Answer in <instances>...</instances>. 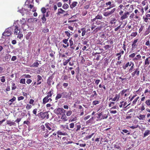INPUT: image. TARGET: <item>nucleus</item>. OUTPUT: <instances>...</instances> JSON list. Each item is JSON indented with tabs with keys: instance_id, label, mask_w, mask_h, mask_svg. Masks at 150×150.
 Masks as SVG:
<instances>
[{
	"instance_id": "f257e3e1",
	"label": "nucleus",
	"mask_w": 150,
	"mask_h": 150,
	"mask_svg": "<svg viewBox=\"0 0 150 150\" xmlns=\"http://www.w3.org/2000/svg\"><path fill=\"white\" fill-rule=\"evenodd\" d=\"M37 116L42 119H44L45 118H46V119H48L49 117L48 112H40L37 114Z\"/></svg>"
},
{
	"instance_id": "f03ea898",
	"label": "nucleus",
	"mask_w": 150,
	"mask_h": 150,
	"mask_svg": "<svg viewBox=\"0 0 150 150\" xmlns=\"http://www.w3.org/2000/svg\"><path fill=\"white\" fill-rule=\"evenodd\" d=\"M66 111L63 108H58L55 109L54 111V113L57 115H61L63 112H65Z\"/></svg>"
},
{
	"instance_id": "7ed1b4c3",
	"label": "nucleus",
	"mask_w": 150,
	"mask_h": 150,
	"mask_svg": "<svg viewBox=\"0 0 150 150\" xmlns=\"http://www.w3.org/2000/svg\"><path fill=\"white\" fill-rule=\"evenodd\" d=\"M12 29V27H10L6 29L5 31L2 34V35L5 36H9L11 35V29Z\"/></svg>"
},
{
	"instance_id": "20e7f679",
	"label": "nucleus",
	"mask_w": 150,
	"mask_h": 150,
	"mask_svg": "<svg viewBox=\"0 0 150 150\" xmlns=\"http://www.w3.org/2000/svg\"><path fill=\"white\" fill-rule=\"evenodd\" d=\"M71 91H69L68 93L63 92L62 93V98H68L69 99H72V97L71 96Z\"/></svg>"
},
{
	"instance_id": "39448f33",
	"label": "nucleus",
	"mask_w": 150,
	"mask_h": 150,
	"mask_svg": "<svg viewBox=\"0 0 150 150\" xmlns=\"http://www.w3.org/2000/svg\"><path fill=\"white\" fill-rule=\"evenodd\" d=\"M115 8H114L111 11L104 12L103 13V15L106 17L108 16L112 15V14L115 12Z\"/></svg>"
},
{
	"instance_id": "423d86ee",
	"label": "nucleus",
	"mask_w": 150,
	"mask_h": 150,
	"mask_svg": "<svg viewBox=\"0 0 150 150\" xmlns=\"http://www.w3.org/2000/svg\"><path fill=\"white\" fill-rule=\"evenodd\" d=\"M54 74V73L51 76H50L48 79H47V83L49 85H51V82L52 81V79L54 78L53 75Z\"/></svg>"
},
{
	"instance_id": "0eeeda50",
	"label": "nucleus",
	"mask_w": 150,
	"mask_h": 150,
	"mask_svg": "<svg viewBox=\"0 0 150 150\" xmlns=\"http://www.w3.org/2000/svg\"><path fill=\"white\" fill-rule=\"evenodd\" d=\"M139 70V69L137 68L131 74L132 77H134L135 75H136L137 76L139 75L140 71Z\"/></svg>"
},
{
	"instance_id": "6e6552de",
	"label": "nucleus",
	"mask_w": 150,
	"mask_h": 150,
	"mask_svg": "<svg viewBox=\"0 0 150 150\" xmlns=\"http://www.w3.org/2000/svg\"><path fill=\"white\" fill-rule=\"evenodd\" d=\"M19 11L21 13L23 16L24 15V13H25V12H26V14L28 13L29 12V11L27 9L24 8H22L21 9H20L19 11Z\"/></svg>"
},
{
	"instance_id": "1a4fd4ad",
	"label": "nucleus",
	"mask_w": 150,
	"mask_h": 150,
	"mask_svg": "<svg viewBox=\"0 0 150 150\" xmlns=\"http://www.w3.org/2000/svg\"><path fill=\"white\" fill-rule=\"evenodd\" d=\"M129 14V13L128 12H125L124 14L121 17V20H123V19L127 18Z\"/></svg>"
},
{
	"instance_id": "9d476101",
	"label": "nucleus",
	"mask_w": 150,
	"mask_h": 150,
	"mask_svg": "<svg viewBox=\"0 0 150 150\" xmlns=\"http://www.w3.org/2000/svg\"><path fill=\"white\" fill-rule=\"evenodd\" d=\"M65 113V112H63L62 114V116L61 117V119L65 121L67 120V117Z\"/></svg>"
},
{
	"instance_id": "9b49d317",
	"label": "nucleus",
	"mask_w": 150,
	"mask_h": 150,
	"mask_svg": "<svg viewBox=\"0 0 150 150\" xmlns=\"http://www.w3.org/2000/svg\"><path fill=\"white\" fill-rule=\"evenodd\" d=\"M53 94V90L52 89H51L49 92L47 93V96H46L49 98L51 97Z\"/></svg>"
},
{
	"instance_id": "f8f14e48",
	"label": "nucleus",
	"mask_w": 150,
	"mask_h": 150,
	"mask_svg": "<svg viewBox=\"0 0 150 150\" xmlns=\"http://www.w3.org/2000/svg\"><path fill=\"white\" fill-rule=\"evenodd\" d=\"M103 18L102 16L101 15L98 14L95 18L93 19V21H95L96 19L101 20Z\"/></svg>"
},
{
	"instance_id": "ddd939ff",
	"label": "nucleus",
	"mask_w": 150,
	"mask_h": 150,
	"mask_svg": "<svg viewBox=\"0 0 150 150\" xmlns=\"http://www.w3.org/2000/svg\"><path fill=\"white\" fill-rule=\"evenodd\" d=\"M131 62H128L125 65L122 66V68L124 69H125L126 68H127L128 66H131L132 64L131 63Z\"/></svg>"
},
{
	"instance_id": "4468645a",
	"label": "nucleus",
	"mask_w": 150,
	"mask_h": 150,
	"mask_svg": "<svg viewBox=\"0 0 150 150\" xmlns=\"http://www.w3.org/2000/svg\"><path fill=\"white\" fill-rule=\"evenodd\" d=\"M45 17H46L45 14H43L41 18V19H42V23L43 24L46 23V18Z\"/></svg>"
},
{
	"instance_id": "2eb2a0df",
	"label": "nucleus",
	"mask_w": 150,
	"mask_h": 150,
	"mask_svg": "<svg viewBox=\"0 0 150 150\" xmlns=\"http://www.w3.org/2000/svg\"><path fill=\"white\" fill-rule=\"evenodd\" d=\"M65 12V11L63 10L62 8H60L58 9V12L57 14L59 16L60 14L63 13Z\"/></svg>"
},
{
	"instance_id": "dca6fc26",
	"label": "nucleus",
	"mask_w": 150,
	"mask_h": 150,
	"mask_svg": "<svg viewBox=\"0 0 150 150\" xmlns=\"http://www.w3.org/2000/svg\"><path fill=\"white\" fill-rule=\"evenodd\" d=\"M11 57V56L10 54H8L5 55L4 58L5 61H8L10 60Z\"/></svg>"
},
{
	"instance_id": "f3484780",
	"label": "nucleus",
	"mask_w": 150,
	"mask_h": 150,
	"mask_svg": "<svg viewBox=\"0 0 150 150\" xmlns=\"http://www.w3.org/2000/svg\"><path fill=\"white\" fill-rule=\"evenodd\" d=\"M138 40V39H136L133 42L132 44V48H135L136 47L137 45L136 44V43L137 42Z\"/></svg>"
},
{
	"instance_id": "a211bd4d",
	"label": "nucleus",
	"mask_w": 150,
	"mask_h": 150,
	"mask_svg": "<svg viewBox=\"0 0 150 150\" xmlns=\"http://www.w3.org/2000/svg\"><path fill=\"white\" fill-rule=\"evenodd\" d=\"M48 102H49V98L46 96L43 99L42 103L45 104Z\"/></svg>"
},
{
	"instance_id": "6ab92c4d",
	"label": "nucleus",
	"mask_w": 150,
	"mask_h": 150,
	"mask_svg": "<svg viewBox=\"0 0 150 150\" xmlns=\"http://www.w3.org/2000/svg\"><path fill=\"white\" fill-rule=\"evenodd\" d=\"M137 117L140 120H144L145 117V115H140L139 116H137Z\"/></svg>"
},
{
	"instance_id": "aec40b11",
	"label": "nucleus",
	"mask_w": 150,
	"mask_h": 150,
	"mask_svg": "<svg viewBox=\"0 0 150 150\" xmlns=\"http://www.w3.org/2000/svg\"><path fill=\"white\" fill-rule=\"evenodd\" d=\"M7 124L9 125L10 126H11L12 125H15L16 123L13 122L11 121L10 120H7L6 121Z\"/></svg>"
},
{
	"instance_id": "412c9836",
	"label": "nucleus",
	"mask_w": 150,
	"mask_h": 150,
	"mask_svg": "<svg viewBox=\"0 0 150 150\" xmlns=\"http://www.w3.org/2000/svg\"><path fill=\"white\" fill-rule=\"evenodd\" d=\"M45 125L46 127L49 130H51L52 129L51 127L52 126V125H51L50 123H46L45 124Z\"/></svg>"
},
{
	"instance_id": "4be33fe9",
	"label": "nucleus",
	"mask_w": 150,
	"mask_h": 150,
	"mask_svg": "<svg viewBox=\"0 0 150 150\" xmlns=\"http://www.w3.org/2000/svg\"><path fill=\"white\" fill-rule=\"evenodd\" d=\"M150 134V130L148 129L146 130L144 134V137H146V136H148Z\"/></svg>"
},
{
	"instance_id": "5701e85b",
	"label": "nucleus",
	"mask_w": 150,
	"mask_h": 150,
	"mask_svg": "<svg viewBox=\"0 0 150 150\" xmlns=\"http://www.w3.org/2000/svg\"><path fill=\"white\" fill-rule=\"evenodd\" d=\"M116 21V20L115 18H112L110 19V23L111 24H115Z\"/></svg>"
},
{
	"instance_id": "b1692460",
	"label": "nucleus",
	"mask_w": 150,
	"mask_h": 150,
	"mask_svg": "<svg viewBox=\"0 0 150 150\" xmlns=\"http://www.w3.org/2000/svg\"><path fill=\"white\" fill-rule=\"evenodd\" d=\"M131 63L132 65L131 66V67L130 68L129 70V73L132 72L134 68V63H133L132 62H131Z\"/></svg>"
},
{
	"instance_id": "393cba45",
	"label": "nucleus",
	"mask_w": 150,
	"mask_h": 150,
	"mask_svg": "<svg viewBox=\"0 0 150 150\" xmlns=\"http://www.w3.org/2000/svg\"><path fill=\"white\" fill-rule=\"evenodd\" d=\"M62 93H57V96L55 97V99L56 100H58L60 98L62 97Z\"/></svg>"
},
{
	"instance_id": "a878e982",
	"label": "nucleus",
	"mask_w": 150,
	"mask_h": 150,
	"mask_svg": "<svg viewBox=\"0 0 150 150\" xmlns=\"http://www.w3.org/2000/svg\"><path fill=\"white\" fill-rule=\"evenodd\" d=\"M77 4V2L76 1L73 2L72 4L70 5V7L72 9L73 8L76 6Z\"/></svg>"
},
{
	"instance_id": "bb28decb",
	"label": "nucleus",
	"mask_w": 150,
	"mask_h": 150,
	"mask_svg": "<svg viewBox=\"0 0 150 150\" xmlns=\"http://www.w3.org/2000/svg\"><path fill=\"white\" fill-rule=\"evenodd\" d=\"M75 127H76L77 129L76 130V131L79 130L81 127V126L79 123H77L75 125Z\"/></svg>"
},
{
	"instance_id": "cd10ccee",
	"label": "nucleus",
	"mask_w": 150,
	"mask_h": 150,
	"mask_svg": "<svg viewBox=\"0 0 150 150\" xmlns=\"http://www.w3.org/2000/svg\"><path fill=\"white\" fill-rule=\"evenodd\" d=\"M108 117V115H106V114L103 115H102L101 118H100V119H99L98 120H99L100 121L103 119L107 118Z\"/></svg>"
},
{
	"instance_id": "c85d7f7f",
	"label": "nucleus",
	"mask_w": 150,
	"mask_h": 150,
	"mask_svg": "<svg viewBox=\"0 0 150 150\" xmlns=\"http://www.w3.org/2000/svg\"><path fill=\"white\" fill-rule=\"evenodd\" d=\"M39 65V64L37 61L35 62L32 64V66L33 67H37Z\"/></svg>"
},
{
	"instance_id": "c756f323",
	"label": "nucleus",
	"mask_w": 150,
	"mask_h": 150,
	"mask_svg": "<svg viewBox=\"0 0 150 150\" xmlns=\"http://www.w3.org/2000/svg\"><path fill=\"white\" fill-rule=\"evenodd\" d=\"M31 34L32 33L31 32H28V34L26 35V36H25V38L27 40H28L30 37Z\"/></svg>"
},
{
	"instance_id": "7c9ffc66",
	"label": "nucleus",
	"mask_w": 150,
	"mask_h": 150,
	"mask_svg": "<svg viewBox=\"0 0 150 150\" xmlns=\"http://www.w3.org/2000/svg\"><path fill=\"white\" fill-rule=\"evenodd\" d=\"M43 81V79L40 75H38L37 81Z\"/></svg>"
},
{
	"instance_id": "2f4dec72",
	"label": "nucleus",
	"mask_w": 150,
	"mask_h": 150,
	"mask_svg": "<svg viewBox=\"0 0 150 150\" xmlns=\"http://www.w3.org/2000/svg\"><path fill=\"white\" fill-rule=\"evenodd\" d=\"M50 56L54 58V54L55 53V52H53V51L51 50V51H50Z\"/></svg>"
},
{
	"instance_id": "473e14b6",
	"label": "nucleus",
	"mask_w": 150,
	"mask_h": 150,
	"mask_svg": "<svg viewBox=\"0 0 150 150\" xmlns=\"http://www.w3.org/2000/svg\"><path fill=\"white\" fill-rule=\"evenodd\" d=\"M71 58L70 57L68 59L66 60L65 62H63V65L64 66L66 65L71 60Z\"/></svg>"
},
{
	"instance_id": "72a5a7b5",
	"label": "nucleus",
	"mask_w": 150,
	"mask_h": 150,
	"mask_svg": "<svg viewBox=\"0 0 150 150\" xmlns=\"http://www.w3.org/2000/svg\"><path fill=\"white\" fill-rule=\"evenodd\" d=\"M62 8L63 9H66L69 8V5L67 4H64L62 6Z\"/></svg>"
},
{
	"instance_id": "f704fd0d",
	"label": "nucleus",
	"mask_w": 150,
	"mask_h": 150,
	"mask_svg": "<svg viewBox=\"0 0 150 150\" xmlns=\"http://www.w3.org/2000/svg\"><path fill=\"white\" fill-rule=\"evenodd\" d=\"M150 25H149L146 31L145 32V34L147 35L150 32Z\"/></svg>"
},
{
	"instance_id": "c9c22d12",
	"label": "nucleus",
	"mask_w": 150,
	"mask_h": 150,
	"mask_svg": "<svg viewBox=\"0 0 150 150\" xmlns=\"http://www.w3.org/2000/svg\"><path fill=\"white\" fill-rule=\"evenodd\" d=\"M16 86L14 83H12V90H14L16 88Z\"/></svg>"
},
{
	"instance_id": "e433bc0d",
	"label": "nucleus",
	"mask_w": 150,
	"mask_h": 150,
	"mask_svg": "<svg viewBox=\"0 0 150 150\" xmlns=\"http://www.w3.org/2000/svg\"><path fill=\"white\" fill-rule=\"evenodd\" d=\"M72 113V111L70 110L67 112L66 115L67 116H69Z\"/></svg>"
},
{
	"instance_id": "4c0bfd02",
	"label": "nucleus",
	"mask_w": 150,
	"mask_h": 150,
	"mask_svg": "<svg viewBox=\"0 0 150 150\" xmlns=\"http://www.w3.org/2000/svg\"><path fill=\"white\" fill-rule=\"evenodd\" d=\"M49 31V29L46 27H45L42 30V32L44 33H47Z\"/></svg>"
},
{
	"instance_id": "58836bf2",
	"label": "nucleus",
	"mask_w": 150,
	"mask_h": 150,
	"mask_svg": "<svg viewBox=\"0 0 150 150\" xmlns=\"http://www.w3.org/2000/svg\"><path fill=\"white\" fill-rule=\"evenodd\" d=\"M41 11L43 14H45L46 12V9L45 7H42L41 9Z\"/></svg>"
},
{
	"instance_id": "ea45409f",
	"label": "nucleus",
	"mask_w": 150,
	"mask_h": 150,
	"mask_svg": "<svg viewBox=\"0 0 150 150\" xmlns=\"http://www.w3.org/2000/svg\"><path fill=\"white\" fill-rule=\"evenodd\" d=\"M115 6V5H114V4H112V6H109L107 8H105L104 9V11H105L106 10H108L109 9H110L111 8L114 7Z\"/></svg>"
},
{
	"instance_id": "a19ab883",
	"label": "nucleus",
	"mask_w": 150,
	"mask_h": 150,
	"mask_svg": "<svg viewBox=\"0 0 150 150\" xmlns=\"http://www.w3.org/2000/svg\"><path fill=\"white\" fill-rule=\"evenodd\" d=\"M23 37V34L21 33H20V32L18 34V35L17 37V38L19 39H21V38Z\"/></svg>"
},
{
	"instance_id": "79ce46f5",
	"label": "nucleus",
	"mask_w": 150,
	"mask_h": 150,
	"mask_svg": "<svg viewBox=\"0 0 150 150\" xmlns=\"http://www.w3.org/2000/svg\"><path fill=\"white\" fill-rule=\"evenodd\" d=\"M20 83L22 84H25V79H22L20 81Z\"/></svg>"
},
{
	"instance_id": "37998d69",
	"label": "nucleus",
	"mask_w": 150,
	"mask_h": 150,
	"mask_svg": "<svg viewBox=\"0 0 150 150\" xmlns=\"http://www.w3.org/2000/svg\"><path fill=\"white\" fill-rule=\"evenodd\" d=\"M99 101L97 100H96L93 101V104L94 105H96L97 104H98L99 103Z\"/></svg>"
},
{
	"instance_id": "c03bdc74",
	"label": "nucleus",
	"mask_w": 150,
	"mask_h": 150,
	"mask_svg": "<svg viewBox=\"0 0 150 150\" xmlns=\"http://www.w3.org/2000/svg\"><path fill=\"white\" fill-rule=\"evenodd\" d=\"M1 82L4 83L5 81V77L3 76L1 77Z\"/></svg>"
},
{
	"instance_id": "a18cd8bd",
	"label": "nucleus",
	"mask_w": 150,
	"mask_h": 150,
	"mask_svg": "<svg viewBox=\"0 0 150 150\" xmlns=\"http://www.w3.org/2000/svg\"><path fill=\"white\" fill-rule=\"evenodd\" d=\"M124 51L123 50H122L120 51V52L119 53H117L116 54V56H120L121 55V54H124Z\"/></svg>"
},
{
	"instance_id": "49530a36",
	"label": "nucleus",
	"mask_w": 150,
	"mask_h": 150,
	"mask_svg": "<svg viewBox=\"0 0 150 150\" xmlns=\"http://www.w3.org/2000/svg\"><path fill=\"white\" fill-rule=\"evenodd\" d=\"M84 28H82L81 29V30H82V36H84L86 34V32L85 30H84Z\"/></svg>"
},
{
	"instance_id": "de8ad7c7",
	"label": "nucleus",
	"mask_w": 150,
	"mask_h": 150,
	"mask_svg": "<svg viewBox=\"0 0 150 150\" xmlns=\"http://www.w3.org/2000/svg\"><path fill=\"white\" fill-rule=\"evenodd\" d=\"M23 76L25 78H30L31 76L29 74H24L23 75Z\"/></svg>"
},
{
	"instance_id": "09e8293b",
	"label": "nucleus",
	"mask_w": 150,
	"mask_h": 150,
	"mask_svg": "<svg viewBox=\"0 0 150 150\" xmlns=\"http://www.w3.org/2000/svg\"><path fill=\"white\" fill-rule=\"evenodd\" d=\"M69 42L70 43V47H71V46L73 45V41L72 40V39L71 38L69 40Z\"/></svg>"
},
{
	"instance_id": "8fccbe9b",
	"label": "nucleus",
	"mask_w": 150,
	"mask_h": 150,
	"mask_svg": "<svg viewBox=\"0 0 150 150\" xmlns=\"http://www.w3.org/2000/svg\"><path fill=\"white\" fill-rule=\"evenodd\" d=\"M87 13V11L86 10H83L82 12V15L83 16H85Z\"/></svg>"
},
{
	"instance_id": "3c124183",
	"label": "nucleus",
	"mask_w": 150,
	"mask_h": 150,
	"mask_svg": "<svg viewBox=\"0 0 150 150\" xmlns=\"http://www.w3.org/2000/svg\"><path fill=\"white\" fill-rule=\"evenodd\" d=\"M26 21H24L23 20H21L20 21L21 24H22L23 25H25L26 24Z\"/></svg>"
},
{
	"instance_id": "603ef678",
	"label": "nucleus",
	"mask_w": 150,
	"mask_h": 150,
	"mask_svg": "<svg viewBox=\"0 0 150 150\" xmlns=\"http://www.w3.org/2000/svg\"><path fill=\"white\" fill-rule=\"evenodd\" d=\"M149 64V61L148 58H147L145 61V65H148Z\"/></svg>"
},
{
	"instance_id": "864d4df0",
	"label": "nucleus",
	"mask_w": 150,
	"mask_h": 150,
	"mask_svg": "<svg viewBox=\"0 0 150 150\" xmlns=\"http://www.w3.org/2000/svg\"><path fill=\"white\" fill-rule=\"evenodd\" d=\"M16 98L15 97H13V98L11 99L9 101V102H12L16 100Z\"/></svg>"
},
{
	"instance_id": "5fc2aeb1",
	"label": "nucleus",
	"mask_w": 150,
	"mask_h": 150,
	"mask_svg": "<svg viewBox=\"0 0 150 150\" xmlns=\"http://www.w3.org/2000/svg\"><path fill=\"white\" fill-rule=\"evenodd\" d=\"M32 107V106L30 105L27 104L26 106V108L27 110L30 109Z\"/></svg>"
},
{
	"instance_id": "6e6d98bb",
	"label": "nucleus",
	"mask_w": 150,
	"mask_h": 150,
	"mask_svg": "<svg viewBox=\"0 0 150 150\" xmlns=\"http://www.w3.org/2000/svg\"><path fill=\"white\" fill-rule=\"evenodd\" d=\"M135 55V53H133L131 54L129 56V58H134Z\"/></svg>"
},
{
	"instance_id": "4d7b16f0",
	"label": "nucleus",
	"mask_w": 150,
	"mask_h": 150,
	"mask_svg": "<svg viewBox=\"0 0 150 150\" xmlns=\"http://www.w3.org/2000/svg\"><path fill=\"white\" fill-rule=\"evenodd\" d=\"M114 145V147L116 149H121V148H120V146L118 145L117 144H115Z\"/></svg>"
},
{
	"instance_id": "13d9d810",
	"label": "nucleus",
	"mask_w": 150,
	"mask_h": 150,
	"mask_svg": "<svg viewBox=\"0 0 150 150\" xmlns=\"http://www.w3.org/2000/svg\"><path fill=\"white\" fill-rule=\"evenodd\" d=\"M145 103L148 106L150 105V100H148L146 101Z\"/></svg>"
},
{
	"instance_id": "bf43d9fd",
	"label": "nucleus",
	"mask_w": 150,
	"mask_h": 150,
	"mask_svg": "<svg viewBox=\"0 0 150 150\" xmlns=\"http://www.w3.org/2000/svg\"><path fill=\"white\" fill-rule=\"evenodd\" d=\"M94 134V133H92L90 135L87 136V137H86V139H88L91 138L92 137L93 135Z\"/></svg>"
},
{
	"instance_id": "052dcab7",
	"label": "nucleus",
	"mask_w": 150,
	"mask_h": 150,
	"mask_svg": "<svg viewBox=\"0 0 150 150\" xmlns=\"http://www.w3.org/2000/svg\"><path fill=\"white\" fill-rule=\"evenodd\" d=\"M129 90V89H126V90H123L121 92V94L122 95H123V94L125 93H126V92H127V91H128V90Z\"/></svg>"
},
{
	"instance_id": "680f3d73",
	"label": "nucleus",
	"mask_w": 150,
	"mask_h": 150,
	"mask_svg": "<svg viewBox=\"0 0 150 150\" xmlns=\"http://www.w3.org/2000/svg\"><path fill=\"white\" fill-rule=\"evenodd\" d=\"M102 115V112H101L100 113H99L98 114V116L97 117V118L99 119L101 118V116Z\"/></svg>"
},
{
	"instance_id": "e2e57ef3",
	"label": "nucleus",
	"mask_w": 150,
	"mask_h": 150,
	"mask_svg": "<svg viewBox=\"0 0 150 150\" xmlns=\"http://www.w3.org/2000/svg\"><path fill=\"white\" fill-rule=\"evenodd\" d=\"M37 109L36 108H35L33 110V113L35 114V116H37V114H36L37 113Z\"/></svg>"
},
{
	"instance_id": "0e129e2a",
	"label": "nucleus",
	"mask_w": 150,
	"mask_h": 150,
	"mask_svg": "<svg viewBox=\"0 0 150 150\" xmlns=\"http://www.w3.org/2000/svg\"><path fill=\"white\" fill-rule=\"evenodd\" d=\"M24 124H26L27 125H29L30 124V122L28 120L25 121L23 122Z\"/></svg>"
},
{
	"instance_id": "69168bd1",
	"label": "nucleus",
	"mask_w": 150,
	"mask_h": 150,
	"mask_svg": "<svg viewBox=\"0 0 150 150\" xmlns=\"http://www.w3.org/2000/svg\"><path fill=\"white\" fill-rule=\"evenodd\" d=\"M17 57L16 56H13L11 59V60L12 61H15Z\"/></svg>"
},
{
	"instance_id": "338daca9",
	"label": "nucleus",
	"mask_w": 150,
	"mask_h": 150,
	"mask_svg": "<svg viewBox=\"0 0 150 150\" xmlns=\"http://www.w3.org/2000/svg\"><path fill=\"white\" fill-rule=\"evenodd\" d=\"M64 33L68 37H69L71 35L70 33L67 31H65Z\"/></svg>"
},
{
	"instance_id": "774afa93",
	"label": "nucleus",
	"mask_w": 150,
	"mask_h": 150,
	"mask_svg": "<svg viewBox=\"0 0 150 150\" xmlns=\"http://www.w3.org/2000/svg\"><path fill=\"white\" fill-rule=\"evenodd\" d=\"M111 47L109 45H106L104 46V48L105 50H107Z\"/></svg>"
}]
</instances>
